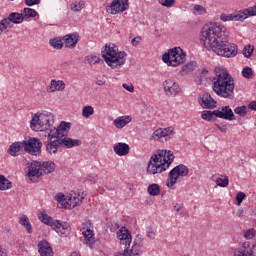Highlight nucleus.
<instances>
[{
  "label": "nucleus",
  "instance_id": "14",
  "mask_svg": "<svg viewBox=\"0 0 256 256\" xmlns=\"http://www.w3.org/2000/svg\"><path fill=\"white\" fill-rule=\"evenodd\" d=\"M173 127H168V128H160L154 131L153 133V139H157L160 141V143H166V141H169L173 135H175Z\"/></svg>",
  "mask_w": 256,
  "mask_h": 256
},
{
  "label": "nucleus",
  "instance_id": "46",
  "mask_svg": "<svg viewBox=\"0 0 256 256\" xmlns=\"http://www.w3.org/2000/svg\"><path fill=\"white\" fill-rule=\"evenodd\" d=\"M84 5L85 4L83 2H74L73 4H71V11H74L75 13H79V11L83 9Z\"/></svg>",
  "mask_w": 256,
  "mask_h": 256
},
{
  "label": "nucleus",
  "instance_id": "52",
  "mask_svg": "<svg viewBox=\"0 0 256 256\" xmlns=\"http://www.w3.org/2000/svg\"><path fill=\"white\" fill-rule=\"evenodd\" d=\"M247 197L244 192H238L236 194V201L237 205H241L243 203V200Z\"/></svg>",
  "mask_w": 256,
  "mask_h": 256
},
{
  "label": "nucleus",
  "instance_id": "37",
  "mask_svg": "<svg viewBox=\"0 0 256 256\" xmlns=\"http://www.w3.org/2000/svg\"><path fill=\"white\" fill-rule=\"evenodd\" d=\"M49 45L50 47H53V49H63V41H61V39H57V38H54V39H51L49 41Z\"/></svg>",
  "mask_w": 256,
  "mask_h": 256
},
{
  "label": "nucleus",
  "instance_id": "28",
  "mask_svg": "<svg viewBox=\"0 0 256 256\" xmlns=\"http://www.w3.org/2000/svg\"><path fill=\"white\" fill-rule=\"evenodd\" d=\"M128 123H131L130 116H121L114 120V126L116 129H123Z\"/></svg>",
  "mask_w": 256,
  "mask_h": 256
},
{
  "label": "nucleus",
  "instance_id": "27",
  "mask_svg": "<svg viewBox=\"0 0 256 256\" xmlns=\"http://www.w3.org/2000/svg\"><path fill=\"white\" fill-rule=\"evenodd\" d=\"M6 21H8L9 25H11V23H14V25H19L22 21H25V17L21 13L12 12L6 18Z\"/></svg>",
  "mask_w": 256,
  "mask_h": 256
},
{
  "label": "nucleus",
  "instance_id": "42",
  "mask_svg": "<svg viewBox=\"0 0 256 256\" xmlns=\"http://www.w3.org/2000/svg\"><path fill=\"white\" fill-rule=\"evenodd\" d=\"M242 76L245 79H253V69L251 67H244L242 70Z\"/></svg>",
  "mask_w": 256,
  "mask_h": 256
},
{
  "label": "nucleus",
  "instance_id": "34",
  "mask_svg": "<svg viewBox=\"0 0 256 256\" xmlns=\"http://www.w3.org/2000/svg\"><path fill=\"white\" fill-rule=\"evenodd\" d=\"M11 187V181L0 174V191H7V189H11Z\"/></svg>",
  "mask_w": 256,
  "mask_h": 256
},
{
  "label": "nucleus",
  "instance_id": "44",
  "mask_svg": "<svg viewBox=\"0 0 256 256\" xmlns=\"http://www.w3.org/2000/svg\"><path fill=\"white\" fill-rule=\"evenodd\" d=\"M234 113L240 115V117H245V115H247V106L243 105L236 107Z\"/></svg>",
  "mask_w": 256,
  "mask_h": 256
},
{
  "label": "nucleus",
  "instance_id": "59",
  "mask_svg": "<svg viewBox=\"0 0 256 256\" xmlns=\"http://www.w3.org/2000/svg\"><path fill=\"white\" fill-rule=\"evenodd\" d=\"M249 247H251V242H244L240 251H249Z\"/></svg>",
  "mask_w": 256,
  "mask_h": 256
},
{
  "label": "nucleus",
  "instance_id": "56",
  "mask_svg": "<svg viewBox=\"0 0 256 256\" xmlns=\"http://www.w3.org/2000/svg\"><path fill=\"white\" fill-rule=\"evenodd\" d=\"M86 181H88V183H91V185L97 183V175L88 176Z\"/></svg>",
  "mask_w": 256,
  "mask_h": 256
},
{
  "label": "nucleus",
  "instance_id": "20",
  "mask_svg": "<svg viewBox=\"0 0 256 256\" xmlns=\"http://www.w3.org/2000/svg\"><path fill=\"white\" fill-rule=\"evenodd\" d=\"M117 237L120 240L121 245H124V247H130L131 246V233H129V230L122 228L117 232Z\"/></svg>",
  "mask_w": 256,
  "mask_h": 256
},
{
  "label": "nucleus",
  "instance_id": "24",
  "mask_svg": "<svg viewBox=\"0 0 256 256\" xmlns=\"http://www.w3.org/2000/svg\"><path fill=\"white\" fill-rule=\"evenodd\" d=\"M38 252L41 256H53V249L47 240L38 243Z\"/></svg>",
  "mask_w": 256,
  "mask_h": 256
},
{
  "label": "nucleus",
  "instance_id": "35",
  "mask_svg": "<svg viewBox=\"0 0 256 256\" xmlns=\"http://www.w3.org/2000/svg\"><path fill=\"white\" fill-rule=\"evenodd\" d=\"M147 191L151 197H157V195L161 193V188L158 186V184H150Z\"/></svg>",
  "mask_w": 256,
  "mask_h": 256
},
{
  "label": "nucleus",
  "instance_id": "7",
  "mask_svg": "<svg viewBox=\"0 0 256 256\" xmlns=\"http://www.w3.org/2000/svg\"><path fill=\"white\" fill-rule=\"evenodd\" d=\"M201 117L204 121H215V117L225 121H235V114L229 106H224L214 111H203Z\"/></svg>",
  "mask_w": 256,
  "mask_h": 256
},
{
  "label": "nucleus",
  "instance_id": "25",
  "mask_svg": "<svg viewBox=\"0 0 256 256\" xmlns=\"http://www.w3.org/2000/svg\"><path fill=\"white\" fill-rule=\"evenodd\" d=\"M58 143L60 147H66L67 149H71L73 147H79L81 145V140L71 139V138H58Z\"/></svg>",
  "mask_w": 256,
  "mask_h": 256
},
{
  "label": "nucleus",
  "instance_id": "31",
  "mask_svg": "<svg viewBox=\"0 0 256 256\" xmlns=\"http://www.w3.org/2000/svg\"><path fill=\"white\" fill-rule=\"evenodd\" d=\"M235 256H253L256 255V243L249 250H237L234 252Z\"/></svg>",
  "mask_w": 256,
  "mask_h": 256
},
{
  "label": "nucleus",
  "instance_id": "33",
  "mask_svg": "<svg viewBox=\"0 0 256 256\" xmlns=\"http://www.w3.org/2000/svg\"><path fill=\"white\" fill-rule=\"evenodd\" d=\"M55 200L58 203V207H60L62 209L66 208L67 204L69 203V202H67V198L65 197V194H63V193L56 194Z\"/></svg>",
  "mask_w": 256,
  "mask_h": 256
},
{
  "label": "nucleus",
  "instance_id": "45",
  "mask_svg": "<svg viewBox=\"0 0 256 256\" xmlns=\"http://www.w3.org/2000/svg\"><path fill=\"white\" fill-rule=\"evenodd\" d=\"M195 67H197V63L196 62H190L185 64L182 67V71H185L186 73H189L191 71H195Z\"/></svg>",
  "mask_w": 256,
  "mask_h": 256
},
{
  "label": "nucleus",
  "instance_id": "3",
  "mask_svg": "<svg viewBox=\"0 0 256 256\" xmlns=\"http://www.w3.org/2000/svg\"><path fill=\"white\" fill-rule=\"evenodd\" d=\"M175 160V155L171 150H158L153 154L147 166L148 175H157L163 173L171 167V163Z\"/></svg>",
  "mask_w": 256,
  "mask_h": 256
},
{
  "label": "nucleus",
  "instance_id": "62",
  "mask_svg": "<svg viewBox=\"0 0 256 256\" xmlns=\"http://www.w3.org/2000/svg\"><path fill=\"white\" fill-rule=\"evenodd\" d=\"M181 209H183V204H176L174 206V211H176V213H179V211H181Z\"/></svg>",
  "mask_w": 256,
  "mask_h": 256
},
{
  "label": "nucleus",
  "instance_id": "26",
  "mask_svg": "<svg viewBox=\"0 0 256 256\" xmlns=\"http://www.w3.org/2000/svg\"><path fill=\"white\" fill-rule=\"evenodd\" d=\"M85 199V193L82 192L81 194H74L68 197L67 199V206L69 205V207L75 208L77 207V205H79L81 203V201H83Z\"/></svg>",
  "mask_w": 256,
  "mask_h": 256
},
{
  "label": "nucleus",
  "instance_id": "49",
  "mask_svg": "<svg viewBox=\"0 0 256 256\" xmlns=\"http://www.w3.org/2000/svg\"><path fill=\"white\" fill-rule=\"evenodd\" d=\"M243 55L244 57H247L249 59V57H251V55H253V48L251 47V45H246L243 49Z\"/></svg>",
  "mask_w": 256,
  "mask_h": 256
},
{
  "label": "nucleus",
  "instance_id": "22",
  "mask_svg": "<svg viewBox=\"0 0 256 256\" xmlns=\"http://www.w3.org/2000/svg\"><path fill=\"white\" fill-rule=\"evenodd\" d=\"M47 139V144H46V151L50 153V155H55L57 154L58 148L61 147L59 144V139L57 138H51V137H44Z\"/></svg>",
  "mask_w": 256,
  "mask_h": 256
},
{
  "label": "nucleus",
  "instance_id": "18",
  "mask_svg": "<svg viewBox=\"0 0 256 256\" xmlns=\"http://www.w3.org/2000/svg\"><path fill=\"white\" fill-rule=\"evenodd\" d=\"M42 175L41 163L35 161L28 166V177L31 181H33V179H39Z\"/></svg>",
  "mask_w": 256,
  "mask_h": 256
},
{
  "label": "nucleus",
  "instance_id": "13",
  "mask_svg": "<svg viewBox=\"0 0 256 256\" xmlns=\"http://www.w3.org/2000/svg\"><path fill=\"white\" fill-rule=\"evenodd\" d=\"M42 146L43 143L37 138H30L29 140L24 141V151L29 153V155H39Z\"/></svg>",
  "mask_w": 256,
  "mask_h": 256
},
{
  "label": "nucleus",
  "instance_id": "55",
  "mask_svg": "<svg viewBox=\"0 0 256 256\" xmlns=\"http://www.w3.org/2000/svg\"><path fill=\"white\" fill-rule=\"evenodd\" d=\"M122 87L126 89V91H129V93H133L135 91V87H133V84H123Z\"/></svg>",
  "mask_w": 256,
  "mask_h": 256
},
{
  "label": "nucleus",
  "instance_id": "29",
  "mask_svg": "<svg viewBox=\"0 0 256 256\" xmlns=\"http://www.w3.org/2000/svg\"><path fill=\"white\" fill-rule=\"evenodd\" d=\"M42 175H49L55 171V164L53 161L43 162L41 164Z\"/></svg>",
  "mask_w": 256,
  "mask_h": 256
},
{
  "label": "nucleus",
  "instance_id": "41",
  "mask_svg": "<svg viewBox=\"0 0 256 256\" xmlns=\"http://www.w3.org/2000/svg\"><path fill=\"white\" fill-rule=\"evenodd\" d=\"M95 113V109L92 108V106H84L82 109V116L85 117V119H89L90 115H93Z\"/></svg>",
  "mask_w": 256,
  "mask_h": 256
},
{
  "label": "nucleus",
  "instance_id": "48",
  "mask_svg": "<svg viewBox=\"0 0 256 256\" xmlns=\"http://www.w3.org/2000/svg\"><path fill=\"white\" fill-rule=\"evenodd\" d=\"M159 4L162 5V7H173L175 5V0H158Z\"/></svg>",
  "mask_w": 256,
  "mask_h": 256
},
{
  "label": "nucleus",
  "instance_id": "5",
  "mask_svg": "<svg viewBox=\"0 0 256 256\" xmlns=\"http://www.w3.org/2000/svg\"><path fill=\"white\" fill-rule=\"evenodd\" d=\"M55 123V119L52 113L42 112L32 114L30 121V128L32 131H40L41 137H47L48 131H51V127Z\"/></svg>",
  "mask_w": 256,
  "mask_h": 256
},
{
  "label": "nucleus",
  "instance_id": "30",
  "mask_svg": "<svg viewBox=\"0 0 256 256\" xmlns=\"http://www.w3.org/2000/svg\"><path fill=\"white\" fill-rule=\"evenodd\" d=\"M65 89V82L63 80H51L50 92L63 91Z\"/></svg>",
  "mask_w": 256,
  "mask_h": 256
},
{
  "label": "nucleus",
  "instance_id": "60",
  "mask_svg": "<svg viewBox=\"0 0 256 256\" xmlns=\"http://www.w3.org/2000/svg\"><path fill=\"white\" fill-rule=\"evenodd\" d=\"M215 126L217 127V129H219V131H221V133H227V125H219V124H215Z\"/></svg>",
  "mask_w": 256,
  "mask_h": 256
},
{
  "label": "nucleus",
  "instance_id": "50",
  "mask_svg": "<svg viewBox=\"0 0 256 256\" xmlns=\"http://www.w3.org/2000/svg\"><path fill=\"white\" fill-rule=\"evenodd\" d=\"M8 27H9L8 20L6 18L2 19L0 21V35H2L5 29H7Z\"/></svg>",
  "mask_w": 256,
  "mask_h": 256
},
{
  "label": "nucleus",
  "instance_id": "4",
  "mask_svg": "<svg viewBox=\"0 0 256 256\" xmlns=\"http://www.w3.org/2000/svg\"><path fill=\"white\" fill-rule=\"evenodd\" d=\"M101 55L112 69H120L125 65V57H127V53L125 51H118L117 46L115 44H106L105 48L101 51Z\"/></svg>",
  "mask_w": 256,
  "mask_h": 256
},
{
  "label": "nucleus",
  "instance_id": "11",
  "mask_svg": "<svg viewBox=\"0 0 256 256\" xmlns=\"http://www.w3.org/2000/svg\"><path fill=\"white\" fill-rule=\"evenodd\" d=\"M71 130V123L62 121L60 125L56 128L55 126H51L50 130L47 133V137H50V139H61L69 133Z\"/></svg>",
  "mask_w": 256,
  "mask_h": 256
},
{
  "label": "nucleus",
  "instance_id": "43",
  "mask_svg": "<svg viewBox=\"0 0 256 256\" xmlns=\"http://www.w3.org/2000/svg\"><path fill=\"white\" fill-rule=\"evenodd\" d=\"M101 61L99 56H86V63L88 65H97Z\"/></svg>",
  "mask_w": 256,
  "mask_h": 256
},
{
  "label": "nucleus",
  "instance_id": "64",
  "mask_svg": "<svg viewBox=\"0 0 256 256\" xmlns=\"http://www.w3.org/2000/svg\"><path fill=\"white\" fill-rule=\"evenodd\" d=\"M96 85H99L100 87L105 85V80H97Z\"/></svg>",
  "mask_w": 256,
  "mask_h": 256
},
{
  "label": "nucleus",
  "instance_id": "10",
  "mask_svg": "<svg viewBox=\"0 0 256 256\" xmlns=\"http://www.w3.org/2000/svg\"><path fill=\"white\" fill-rule=\"evenodd\" d=\"M256 15V5L253 7H249L248 9H244L243 11H239L234 14H221V21H245L248 17H254Z\"/></svg>",
  "mask_w": 256,
  "mask_h": 256
},
{
  "label": "nucleus",
  "instance_id": "63",
  "mask_svg": "<svg viewBox=\"0 0 256 256\" xmlns=\"http://www.w3.org/2000/svg\"><path fill=\"white\" fill-rule=\"evenodd\" d=\"M248 107H249V109H252V111H256V101L250 102Z\"/></svg>",
  "mask_w": 256,
  "mask_h": 256
},
{
  "label": "nucleus",
  "instance_id": "17",
  "mask_svg": "<svg viewBox=\"0 0 256 256\" xmlns=\"http://www.w3.org/2000/svg\"><path fill=\"white\" fill-rule=\"evenodd\" d=\"M128 247V256H141V248L143 247V236L138 234L134 240V244L131 249Z\"/></svg>",
  "mask_w": 256,
  "mask_h": 256
},
{
  "label": "nucleus",
  "instance_id": "47",
  "mask_svg": "<svg viewBox=\"0 0 256 256\" xmlns=\"http://www.w3.org/2000/svg\"><path fill=\"white\" fill-rule=\"evenodd\" d=\"M194 11H196L195 15H205L207 13V9L199 4L194 5Z\"/></svg>",
  "mask_w": 256,
  "mask_h": 256
},
{
  "label": "nucleus",
  "instance_id": "2",
  "mask_svg": "<svg viewBox=\"0 0 256 256\" xmlns=\"http://www.w3.org/2000/svg\"><path fill=\"white\" fill-rule=\"evenodd\" d=\"M212 90L222 99H235V80L227 69L216 67L212 77Z\"/></svg>",
  "mask_w": 256,
  "mask_h": 256
},
{
  "label": "nucleus",
  "instance_id": "8",
  "mask_svg": "<svg viewBox=\"0 0 256 256\" xmlns=\"http://www.w3.org/2000/svg\"><path fill=\"white\" fill-rule=\"evenodd\" d=\"M38 219L45 225L52 227V229L56 231V233L64 237H67L69 235V231H71L68 223L66 222L62 223L61 221L55 220L47 214H44V213L39 214Z\"/></svg>",
  "mask_w": 256,
  "mask_h": 256
},
{
  "label": "nucleus",
  "instance_id": "54",
  "mask_svg": "<svg viewBox=\"0 0 256 256\" xmlns=\"http://www.w3.org/2000/svg\"><path fill=\"white\" fill-rule=\"evenodd\" d=\"M24 2L27 7H33L34 5H39L41 0H24Z\"/></svg>",
  "mask_w": 256,
  "mask_h": 256
},
{
  "label": "nucleus",
  "instance_id": "1",
  "mask_svg": "<svg viewBox=\"0 0 256 256\" xmlns=\"http://www.w3.org/2000/svg\"><path fill=\"white\" fill-rule=\"evenodd\" d=\"M226 37H229L227 28L217 24H206L201 29L200 41L221 57H235L237 44L230 43L225 39Z\"/></svg>",
  "mask_w": 256,
  "mask_h": 256
},
{
  "label": "nucleus",
  "instance_id": "38",
  "mask_svg": "<svg viewBox=\"0 0 256 256\" xmlns=\"http://www.w3.org/2000/svg\"><path fill=\"white\" fill-rule=\"evenodd\" d=\"M23 17L24 19H28L29 17H37V11L33 8H24Z\"/></svg>",
  "mask_w": 256,
  "mask_h": 256
},
{
  "label": "nucleus",
  "instance_id": "23",
  "mask_svg": "<svg viewBox=\"0 0 256 256\" xmlns=\"http://www.w3.org/2000/svg\"><path fill=\"white\" fill-rule=\"evenodd\" d=\"M114 153L118 155V157H125V155H129V144L118 142L113 146Z\"/></svg>",
  "mask_w": 256,
  "mask_h": 256
},
{
  "label": "nucleus",
  "instance_id": "36",
  "mask_svg": "<svg viewBox=\"0 0 256 256\" xmlns=\"http://www.w3.org/2000/svg\"><path fill=\"white\" fill-rule=\"evenodd\" d=\"M207 75H209V70L202 69L200 75L196 78V83H198V85H203V83L207 81Z\"/></svg>",
  "mask_w": 256,
  "mask_h": 256
},
{
  "label": "nucleus",
  "instance_id": "12",
  "mask_svg": "<svg viewBox=\"0 0 256 256\" xmlns=\"http://www.w3.org/2000/svg\"><path fill=\"white\" fill-rule=\"evenodd\" d=\"M129 9V0H113L106 6V11L110 15H119Z\"/></svg>",
  "mask_w": 256,
  "mask_h": 256
},
{
  "label": "nucleus",
  "instance_id": "40",
  "mask_svg": "<svg viewBox=\"0 0 256 256\" xmlns=\"http://www.w3.org/2000/svg\"><path fill=\"white\" fill-rule=\"evenodd\" d=\"M218 187H227L229 185V177L222 176L216 179Z\"/></svg>",
  "mask_w": 256,
  "mask_h": 256
},
{
  "label": "nucleus",
  "instance_id": "6",
  "mask_svg": "<svg viewBox=\"0 0 256 256\" xmlns=\"http://www.w3.org/2000/svg\"><path fill=\"white\" fill-rule=\"evenodd\" d=\"M187 54L183 52L181 47H175L162 55V60L168 65V67H179L185 63Z\"/></svg>",
  "mask_w": 256,
  "mask_h": 256
},
{
  "label": "nucleus",
  "instance_id": "32",
  "mask_svg": "<svg viewBox=\"0 0 256 256\" xmlns=\"http://www.w3.org/2000/svg\"><path fill=\"white\" fill-rule=\"evenodd\" d=\"M19 223L26 229L27 233H33V226L31 225V222H29V218L27 216H22L19 219Z\"/></svg>",
  "mask_w": 256,
  "mask_h": 256
},
{
  "label": "nucleus",
  "instance_id": "19",
  "mask_svg": "<svg viewBox=\"0 0 256 256\" xmlns=\"http://www.w3.org/2000/svg\"><path fill=\"white\" fill-rule=\"evenodd\" d=\"M79 33L74 32L63 37L64 45L67 49H75L79 43Z\"/></svg>",
  "mask_w": 256,
  "mask_h": 256
},
{
  "label": "nucleus",
  "instance_id": "58",
  "mask_svg": "<svg viewBox=\"0 0 256 256\" xmlns=\"http://www.w3.org/2000/svg\"><path fill=\"white\" fill-rule=\"evenodd\" d=\"M114 256H128V247L124 246V251L123 252H116Z\"/></svg>",
  "mask_w": 256,
  "mask_h": 256
},
{
  "label": "nucleus",
  "instance_id": "16",
  "mask_svg": "<svg viewBox=\"0 0 256 256\" xmlns=\"http://www.w3.org/2000/svg\"><path fill=\"white\" fill-rule=\"evenodd\" d=\"M163 87L165 94L168 97H175V95H177V93L181 91V89L179 88V84H177V82H174L173 80H166L163 83Z\"/></svg>",
  "mask_w": 256,
  "mask_h": 256
},
{
  "label": "nucleus",
  "instance_id": "53",
  "mask_svg": "<svg viewBox=\"0 0 256 256\" xmlns=\"http://www.w3.org/2000/svg\"><path fill=\"white\" fill-rule=\"evenodd\" d=\"M255 233H256L255 229H249L245 232L244 237L246 239H253V237H255Z\"/></svg>",
  "mask_w": 256,
  "mask_h": 256
},
{
  "label": "nucleus",
  "instance_id": "21",
  "mask_svg": "<svg viewBox=\"0 0 256 256\" xmlns=\"http://www.w3.org/2000/svg\"><path fill=\"white\" fill-rule=\"evenodd\" d=\"M25 151V143L22 142H14L10 145L8 152L12 157H17L21 155Z\"/></svg>",
  "mask_w": 256,
  "mask_h": 256
},
{
  "label": "nucleus",
  "instance_id": "39",
  "mask_svg": "<svg viewBox=\"0 0 256 256\" xmlns=\"http://www.w3.org/2000/svg\"><path fill=\"white\" fill-rule=\"evenodd\" d=\"M82 235L85 239V241H88L89 243H91V241L93 240V230H91V228H86V230L82 231Z\"/></svg>",
  "mask_w": 256,
  "mask_h": 256
},
{
  "label": "nucleus",
  "instance_id": "9",
  "mask_svg": "<svg viewBox=\"0 0 256 256\" xmlns=\"http://www.w3.org/2000/svg\"><path fill=\"white\" fill-rule=\"evenodd\" d=\"M188 175L189 168L187 166L183 164L175 166L168 174L167 187L172 189L179 180V177H187Z\"/></svg>",
  "mask_w": 256,
  "mask_h": 256
},
{
  "label": "nucleus",
  "instance_id": "57",
  "mask_svg": "<svg viewBox=\"0 0 256 256\" xmlns=\"http://www.w3.org/2000/svg\"><path fill=\"white\" fill-rule=\"evenodd\" d=\"M139 43H141V37H139V36L133 38L131 41V45L133 47H137V45H139Z\"/></svg>",
  "mask_w": 256,
  "mask_h": 256
},
{
  "label": "nucleus",
  "instance_id": "61",
  "mask_svg": "<svg viewBox=\"0 0 256 256\" xmlns=\"http://www.w3.org/2000/svg\"><path fill=\"white\" fill-rule=\"evenodd\" d=\"M69 65H71V63L68 62V61H61V62H60V67H61L62 69H67V67H69Z\"/></svg>",
  "mask_w": 256,
  "mask_h": 256
},
{
  "label": "nucleus",
  "instance_id": "15",
  "mask_svg": "<svg viewBox=\"0 0 256 256\" xmlns=\"http://www.w3.org/2000/svg\"><path fill=\"white\" fill-rule=\"evenodd\" d=\"M198 102L203 109H215V107H217V101L207 92L200 95Z\"/></svg>",
  "mask_w": 256,
  "mask_h": 256
},
{
  "label": "nucleus",
  "instance_id": "51",
  "mask_svg": "<svg viewBox=\"0 0 256 256\" xmlns=\"http://www.w3.org/2000/svg\"><path fill=\"white\" fill-rule=\"evenodd\" d=\"M146 237H148V239H155V237H157V230L149 228L146 231Z\"/></svg>",
  "mask_w": 256,
  "mask_h": 256
}]
</instances>
